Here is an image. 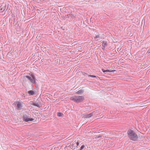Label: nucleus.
Wrapping results in <instances>:
<instances>
[{
  "label": "nucleus",
  "instance_id": "f8f14e48",
  "mask_svg": "<svg viewBox=\"0 0 150 150\" xmlns=\"http://www.w3.org/2000/svg\"><path fill=\"white\" fill-rule=\"evenodd\" d=\"M102 46H103L104 47L107 46V44L106 42L105 41H103L102 44Z\"/></svg>",
  "mask_w": 150,
  "mask_h": 150
},
{
  "label": "nucleus",
  "instance_id": "9d476101",
  "mask_svg": "<svg viewBox=\"0 0 150 150\" xmlns=\"http://www.w3.org/2000/svg\"><path fill=\"white\" fill-rule=\"evenodd\" d=\"M83 92V91L82 90H80L77 91L76 93L78 94H81Z\"/></svg>",
  "mask_w": 150,
  "mask_h": 150
},
{
  "label": "nucleus",
  "instance_id": "423d86ee",
  "mask_svg": "<svg viewBox=\"0 0 150 150\" xmlns=\"http://www.w3.org/2000/svg\"><path fill=\"white\" fill-rule=\"evenodd\" d=\"M32 105H33L36 106L38 108H40V103L37 102H33Z\"/></svg>",
  "mask_w": 150,
  "mask_h": 150
},
{
  "label": "nucleus",
  "instance_id": "4468645a",
  "mask_svg": "<svg viewBox=\"0 0 150 150\" xmlns=\"http://www.w3.org/2000/svg\"><path fill=\"white\" fill-rule=\"evenodd\" d=\"M62 115H63V114L62 113L59 112H58L57 114V116L59 117L62 116Z\"/></svg>",
  "mask_w": 150,
  "mask_h": 150
},
{
  "label": "nucleus",
  "instance_id": "4be33fe9",
  "mask_svg": "<svg viewBox=\"0 0 150 150\" xmlns=\"http://www.w3.org/2000/svg\"><path fill=\"white\" fill-rule=\"evenodd\" d=\"M4 6V9L5 10V9L6 8V5H5V6Z\"/></svg>",
  "mask_w": 150,
  "mask_h": 150
},
{
  "label": "nucleus",
  "instance_id": "dca6fc26",
  "mask_svg": "<svg viewBox=\"0 0 150 150\" xmlns=\"http://www.w3.org/2000/svg\"><path fill=\"white\" fill-rule=\"evenodd\" d=\"M84 147H85L84 145H82L80 147V149L79 150H82V149H83L84 148Z\"/></svg>",
  "mask_w": 150,
  "mask_h": 150
},
{
  "label": "nucleus",
  "instance_id": "6e6552de",
  "mask_svg": "<svg viewBox=\"0 0 150 150\" xmlns=\"http://www.w3.org/2000/svg\"><path fill=\"white\" fill-rule=\"evenodd\" d=\"M28 93L30 96H33L36 94L35 92L32 90L29 91L28 92Z\"/></svg>",
  "mask_w": 150,
  "mask_h": 150
},
{
  "label": "nucleus",
  "instance_id": "f03ea898",
  "mask_svg": "<svg viewBox=\"0 0 150 150\" xmlns=\"http://www.w3.org/2000/svg\"><path fill=\"white\" fill-rule=\"evenodd\" d=\"M71 100L76 103H80L82 102L84 98L82 96H77L72 97L70 98Z\"/></svg>",
  "mask_w": 150,
  "mask_h": 150
},
{
  "label": "nucleus",
  "instance_id": "f257e3e1",
  "mask_svg": "<svg viewBox=\"0 0 150 150\" xmlns=\"http://www.w3.org/2000/svg\"><path fill=\"white\" fill-rule=\"evenodd\" d=\"M129 138L131 140L135 141L137 140L138 137L137 134L132 130L129 129L127 132Z\"/></svg>",
  "mask_w": 150,
  "mask_h": 150
},
{
  "label": "nucleus",
  "instance_id": "20e7f679",
  "mask_svg": "<svg viewBox=\"0 0 150 150\" xmlns=\"http://www.w3.org/2000/svg\"><path fill=\"white\" fill-rule=\"evenodd\" d=\"M31 76L32 78L29 76H26L25 77L28 79L32 83L35 84V79L34 75L32 74Z\"/></svg>",
  "mask_w": 150,
  "mask_h": 150
},
{
  "label": "nucleus",
  "instance_id": "0eeeda50",
  "mask_svg": "<svg viewBox=\"0 0 150 150\" xmlns=\"http://www.w3.org/2000/svg\"><path fill=\"white\" fill-rule=\"evenodd\" d=\"M94 39H95V40L97 41L98 40H100V39H102V38L100 36L99 34H98L97 35H96V36L94 37Z\"/></svg>",
  "mask_w": 150,
  "mask_h": 150
},
{
  "label": "nucleus",
  "instance_id": "5701e85b",
  "mask_svg": "<svg viewBox=\"0 0 150 150\" xmlns=\"http://www.w3.org/2000/svg\"><path fill=\"white\" fill-rule=\"evenodd\" d=\"M71 16L72 17V16H73V15L71 14Z\"/></svg>",
  "mask_w": 150,
  "mask_h": 150
},
{
  "label": "nucleus",
  "instance_id": "6ab92c4d",
  "mask_svg": "<svg viewBox=\"0 0 150 150\" xmlns=\"http://www.w3.org/2000/svg\"><path fill=\"white\" fill-rule=\"evenodd\" d=\"M102 70L103 72H106V70H105L103 69H102Z\"/></svg>",
  "mask_w": 150,
  "mask_h": 150
},
{
  "label": "nucleus",
  "instance_id": "39448f33",
  "mask_svg": "<svg viewBox=\"0 0 150 150\" xmlns=\"http://www.w3.org/2000/svg\"><path fill=\"white\" fill-rule=\"evenodd\" d=\"M17 105V109L18 110H21L22 107L21 103L20 102H18Z\"/></svg>",
  "mask_w": 150,
  "mask_h": 150
},
{
  "label": "nucleus",
  "instance_id": "a211bd4d",
  "mask_svg": "<svg viewBox=\"0 0 150 150\" xmlns=\"http://www.w3.org/2000/svg\"><path fill=\"white\" fill-rule=\"evenodd\" d=\"M147 53H150V48L148 50L147 52Z\"/></svg>",
  "mask_w": 150,
  "mask_h": 150
},
{
  "label": "nucleus",
  "instance_id": "f3484780",
  "mask_svg": "<svg viewBox=\"0 0 150 150\" xmlns=\"http://www.w3.org/2000/svg\"><path fill=\"white\" fill-rule=\"evenodd\" d=\"M76 146H73L71 148V149H72L74 150V149H75L76 148H77V147H76Z\"/></svg>",
  "mask_w": 150,
  "mask_h": 150
},
{
  "label": "nucleus",
  "instance_id": "412c9836",
  "mask_svg": "<svg viewBox=\"0 0 150 150\" xmlns=\"http://www.w3.org/2000/svg\"><path fill=\"white\" fill-rule=\"evenodd\" d=\"M79 142H76V145H76V147H77V146L79 145Z\"/></svg>",
  "mask_w": 150,
  "mask_h": 150
},
{
  "label": "nucleus",
  "instance_id": "9b49d317",
  "mask_svg": "<svg viewBox=\"0 0 150 150\" xmlns=\"http://www.w3.org/2000/svg\"><path fill=\"white\" fill-rule=\"evenodd\" d=\"M4 6L1 5L0 6V11L1 12H3L4 11Z\"/></svg>",
  "mask_w": 150,
  "mask_h": 150
},
{
  "label": "nucleus",
  "instance_id": "ddd939ff",
  "mask_svg": "<svg viewBox=\"0 0 150 150\" xmlns=\"http://www.w3.org/2000/svg\"><path fill=\"white\" fill-rule=\"evenodd\" d=\"M88 77H95V78H99L98 77H97L96 76L93 75H88Z\"/></svg>",
  "mask_w": 150,
  "mask_h": 150
},
{
  "label": "nucleus",
  "instance_id": "1a4fd4ad",
  "mask_svg": "<svg viewBox=\"0 0 150 150\" xmlns=\"http://www.w3.org/2000/svg\"><path fill=\"white\" fill-rule=\"evenodd\" d=\"M95 111H94L90 113L89 114L86 115V117H85L86 118H89L91 117L93 115V112H95Z\"/></svg>",
  "mask_w": 150,
  "mask_h": 150
},
{
  "label": "nucleus",
  "instance_id": "aec40b11",
  "mask_svg": "<svg viewBox=\"0 0 150 150\" xmlns=\"http://www.w3.org/2000/svg\"><path fill=\"white\" fill-rule=\"evenodd\" d=\"M102 137V135H99L98 136H97V137L96 138H100V137Z\"/></svg>",
  "mask_w": 150,
  "mask_h": 150
},
{
  "label": "nucleus",
  "instance_id": "2eb2a0df",
  "mask_svg": "<svg viewBox=\"0 0 150 150\" xmlns=\"http://www.w3.org/2000/svg\"><path fill=\"white\" fill-rule=\"evenodd\" d=\"M116 70H110L108 69H107V70H106V72H113L114 71H115Z\"/></svg>",
  "mask_w": 150,
  "mask_h": 150
},
{
  "label": "nucleus",
  "instance_id": "7ed1b4c3",
  "mask_svg": "<svg viewBox=\"0 0 150 150\" xmlns=\"http://www.w3.org/2000/svg\"><path fill=\"white\" fill-rule=\"evenodd\" d=\"M29 117H30V116L29 114L24 115L23 116V120L25 122H28L29 121H32L34 120V119L30 118Z\"/></svg>",
  "mask_w": 150,
  "mask_h": 150
}]
</instances>
